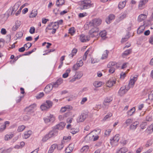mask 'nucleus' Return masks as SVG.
<instances>
[{"label": "nucleus", "mask_w": 153, "mask_h": 153, "mask_svg": "<svg viewBox=\"0 0 153 153\" xmlns=\"http://www.w3.org/2000/svg\"><path fill=\"white\" fill-rule=\"evenodd\" d=\"M58 131L57 129L56 128L53 129L45 136L42 138V140L44 142L46 141L49 138L56 136L58 134Z\"/></svg>", "instance_id": "nucleus-1"}, {"label": "nucleus", "mask_w": 153, "mask_h": 153, "mask_svg": "<svg viewBox=\"0 0 153 153\" xmlns=\"http://www.w3.org/2000/svg\"><path fill=\"white\" fill-rule=\"evenodd\" d=\"M91 1L90 0H84L81 1L79 8L81 10L88 9L91 6Z\"/></svg>", "instance_id": "nucleus-2"}, {"label": "nucleus", "mask_w": 153, "mask_h": 153, "mask_svg": "<svg viewBox=\"0 0 153 153\" xmlns=\"http://www.w3.org/2000/svg\"><path fill=\"white\" fill-rule=\"evenodd\" d=\"M99 29L96 27L92 28L89 31V34L90 37L93 38L94 37H97L99 34Z\"/></svg>", "instance_id": "nucleus-3"}, {"label": "nucleus", "mask_w": 153, "mask_h": 153, "mask_svg": "<svg viewBox=\"0 0 153 153\" xmlns=\"http://www.w3.org/2000/svg\"><path fill=\"white\" fill-rule=\"evenodd\" d=\"M101 20L99 19H94L91 21L89 23V26L95 27L99 25L101 23Z\"/></svg>", "instance_id": "nucleus-4"}, {"label": "nucleus", "mask_w": 153, "mask_h": 153, "mask_svg": "<svg viewBox=\"0 0 153 153\" xmlns=\"http://www.w3.org/2000/svg\"><path fill=\"white\" fill-rule=\"evenodd\" d=\"M46 104L48 105V107L50 108L52 105L53 103L51 101L46 100L45 103H44L40 106V108L42 111L47 110V107L45 106V105H46Z\"/></svg>", "instance_id": "nucleus-5"}, {"label": "nucleus", "mask_w": 153, "mask_h": 153, "mask_svg": "<svg viewBox=\"0 0 153 153\" xmlns=\"http://www.w3.org/2000/svg\"><path fill=\"white\" fill-rule=\"evenodd\" d=\"M149 0H140L138 4V7L140 10L144 8L145 5L147 3Z\"/></svg>", "instance_id": "nucleus-6"}, {"label": "nucleus", "mask_w": 153, "mask_h": 153, "mask_svg": "<svg viewBox=\"0 0 153 153\" xmlns=\"http://www.w3.org/2000/svg\"><path fill=\"white\" fill-rule=\"evenodd\" d=\"M127 92L126 90V86H123L120 88L118 92V94L120 96H122Z\"/></svg>", "instance_id": "nucleus-7"}, {"label": "nucleus", "mask_w": 153, "mask_h": 153, "mask_svg": "<svg viewBox=\"0 0 153 153\" xmlns=\"http://www.w3.org/2000/svg\"><path fill=\"white\" fill-rule=\"evenodd\" d=\"M79 39L81 42H85L90 40V37L84 34H81L80 36Z\"/></svg>", "instance_id": "nucleus-8"}, {"label": "nucleus", "mask_w": 153, "mask_h": 153, "mask_svg": "<svg viewBox=\"0 0 153 153\" xmlns=\"http://www.w3.org/2000/svg\"><path fill=\"white\" fill-rule=\"evenodd\" d=\"M44 120L45 123H48L49 122H53L55 120V118L52 115H50L49 116L44 118Z\"/></svg>", "instance_id": "nucleus-9"}, {"label": "nucleus", "mask_w": 153, "mask_h": 153, "mask_svg": "<svg viewBox=\"0 0 153 153\" xmlns=\"http://www.w3.org/2000/svg\"><path fill=\"white\" fill-rule=\"evenodd\" d=\"M53 88H55V87H54L53 84H49L48 85H47L45 88L44 91L46 93H48L52 90Z\"/></svg>", "instance_id": "nucleus-10"}, {"label": "nucleus", "mask_w": 153, "mask_h": 153, "mask_svg": "<svg viewBox=\"0 0 153 153\" xmlns=\"http://www.w3.org/2000/svg\"><path fill=\"white\" fill-rule=\"evenodd\" d=\"M119 136V134H117L112 139H110V143L111 145H113L115 143H117L118 142L120 139Z\"/></svg>", "instance_id": "nucleus-11"}, {"label": "nucleus", "mask_w": 153, "mask_h": 153, "mask_svg": "<svg viewBox=\"0 0 153 153\" xmlns=\"http://www.w3.org/2000/svg\"><path fill=\"white\" fill-rule=\"evenodd\" d=\"M86 117L87 115L86 114H82L77 118V121L78 123L82 122L85 120Z\"/></svg>", "instance_id": "nucleus-12"}, {"label": "nucleus", "mask_w": 153, "mask_h": 153, "mask_svg": "<svg viewBox=\"0 0 153 153\" xmlns=\"http://www.w3.org/2000/svg\"><path fill=\"white\" fill-rule=\"evenodd\" d=\"M112 100V98L111 97H107L105 98L103 103V105H104L103 107L105 108H108V105L106 103L110 102Z\"/></svg>", "instance_id": "nucleus-13"}, {"label": "nucleus", "mask_w": 153, "mask_h": 153, "mask_svg": "<svg viewBox=\"0 0 153 153\" xmlns=\"http://www.w3.org/2000/svg\"><path fill=\"white\" fill-rule=\"evenodd\" d=\"M137 76H136L133 77L132 78H131L129 81V85H131V88H132L133 85L134 84L135 82L137 81Z\"/></svg>", "instance_id": "nucleus-14"}, {"label": "nucleus", "mask_w": 153, "mask_h": 153, "mask_svg": "<svg viewBox=\"0 0 153 153\" xmlns=\"http://www.w3.org/2000/svg\"><path fill=\"white\" fill-rule=\"evenodd\" d=\"M66 123L63 122H61L59 124L56 125L55 128L57 130L62 129L65 127Z\"/></svg>", "instance_id": "nucleus-15"}, {"label": "nucleus", "mask_w": 153, "mask_h": 153, "mask_svg": "<svg viewBox=\"0 0 153 153\" xmlns=\"http://www.w3.org/2000/svg\"><path fill=\"white\" fill-rule=\"evenodd\" d=\"M127 2L126 0L124 1L120 2L118 4V8L120 10H121L124 8L126 6Z\"/></svg>", "instance_id": "nucleus-16"}, {"label": "nucleus", "mask_w": 153, "mask_h": 153, "mask_svg": "<svg viewBox=\"0 0 153 153\" xmlns=\"http://www.w3.org/2000/svg\"><path fill=\"white\" fill-rule=\"evenodd\" d=\"M147 17L146 15L144 14H141L140 15L138 18V21L139 22H141L144 20Z\"/></svg>", "instance_id": "nucleus-17"}, {"label": "nucleus", "mask_w": 153, "mask_h": 153, "mask_svg": "<svg viewBox=\"0 0 153 153\" xmlns=\"http://www.w3.org/2000/svg\"><path fill=\"white\" fill-rule=\"evenodd\" d=\"M63 82V80L62 78L58 79L56 81L53 83L54 87L55 88L57 87L59 85L61 84Z\"/></svg>", "instance_id": "nucleus-18"}, {"label": "nucleus", "mask_w": 153, "mask_h": 153, "mask_svg": "<svg viewBox=\"0 0 153 153\" xmlns=\"http://www.w3.org/2000/svg\"><path fill=\"white\" fill-rule=\"evenodd\" d=\"M19 6V5L17 3H16L12 7V11L11 12V14H14L16 11L17 10Z\"/></svg>", "instance_id": "nucleus-19"}, {"label": "nucleus", "mask_w": 153, "mask_h": 153, "mask_svg": "<svg viewBox=\"0 0 153 153\" xmlns=\"http://www.w3.org/2000/svg\"><path fill=\"white\" fill-rule=\"evenodd\" d=\"M57 145L56 144H54L51 146L48 151V153H52L56 147Z\"/></svg>", "instance_id": "nucleus-20"}, {"label": "nucleus", "mask_w": 153, "mask_h": 153, "mask_svg": "<svg viewBox=\"0 0 153 153\" xmlns=\"http://www.w3.org/2000/svg\"><path fill=\"white\" fill-rule=\"evenodd\" d=\"M99 36H100L103 39H105L106 35V32L105 30H103L100 32H99Z\"/></svg>", "instance_id": "nucleus-21"}, {"label": "nucleus", "mask_w": 153, "mask_h": 153, "mask_svg": "<svg viewBox=\"0 0 153 153\" xmlns=\"http://www.w3.org/2000/svg\"><path fill=\"white\" fill-rule=\"evenodd\" d=\"M147 132L149 134L151 133L153 131V123L150 125L146 130Z\"/></svg>", "instance_id": "nucleus-22"}, {"label": "nucleus", "mask_w": 153, "mask_h": 153, "mask_svg": "<svg viewBox=\"0 0 153 153\" xmlns=\"http://www.w3.org/2000/svg\"><path fill=\"white\" fill-rule=\"evenodd\" d=\"M115 81L112 80H108L107 83V86L108 87L112 86L115 83Z\"/></svg>", "instance_id": "nucleus-23"}, {"label": "nucleus", "mask_w": 153, "mask_h": 153, "mask_svg": "<svg viewBox=\"0 0 153 153\" xmlns=\"http://www.w3.org/2000/svg\"><path fill=\"white\" fill-rule=\"evenodd\" d=\"M89 147L87 145L83 146L80 149V152H82L86 153L88 151Z\"/></svg>", "instance_id": "nucleus-24"}, {"label": "nucleus", "mask_w": 153, "mask_h": 153, "mask_svg": "<svg viewBox=\"0 0 153 153\" xmlns=\"http://www.w3.org/2000/svg\"><path fill=\"white\" fill-rule=\"evenodd\" d=\"M128 149L127 148L123 147L120 148L117 152V153H125L127 152Z\"/></svg>", "instance_id": "nucleus-25"}, {"label": "nucleus", "mask_w": 153, "mask_h": 153, "mask_svg": "<svg viewBox=\"0 0 153 153\" xmlns=\"http://www.w3.org/2000/svg\"><path fill=\"white\" fill-rule=\"evenodd\" d=\"M37 10H32L31 13L29 17L33 18L35 17L37 15Z\"/></svg>", "instance_id": "nucleus-26"}, {"label": "nucleus", "mask_w": 153, "mask_h": 153, "mask_svg": "<svg viewBox=\"0 0 153 153\" xmlns=\"http://www.w3.org/2000/svg\"><path fill=\"white\" fill-rule=\"evenodd\" d=\"M83 74L82 72H78L76 74V78L77 79H79L82 76Z\"/></svg>", "instance_id": "nucleus-27"}, {"label": "nucleus", "mask_w": 153, "mask_h": 153, "mask_svg": "<svg viewBox=\"0 0 153 153\" xmlns=\"http://www.w3.org/2000/svg\"><path fill=\"white\" fill-rule=\"evenodd\" d=\"M135 110V108L134 107H133L127 112L128 115L130 116H131L134 114Z\"/></svg>", "instance_id": "nucleus-28"}, {"label": "nucleus", "mask_w": 153, "mask_h": 153, "mask_svg": "<svg viewBox=\"0 0 153 153\" xmlns=\"http://www.w3.org/2000/svg\"><path fill=\"white\" fill-rule=\"evenodd\" d=\"M94 136V135L92 136L90 133H89L85 136V140L88 141L91 140Z\"/></svg>", "instance_id": "nucleus-29"}, {"label": "nucleus", "mask_w": 153, "mask_h": 153, "mask_svg": "<svg viewBox=\"0 0 153 153\" xmlns=\"http://www.w3.org/2000/svg\"><path fill=\"white\" fill-rule=\"evenodd\" d=\"M116 63L115 62H110L107 65L108 68L114 67L116 66Z\"/></svg>", "instance_id": "nucleus-30"}, {"label": "nucleus", "mask_w": 153, "mask_h": 153, "mask_svg": "<svg viewBox=\"0 0 153 153\" xmlns=\"http://www.w3.org/2000/svg\"><path fill=\"white\" fill-rule=\"evenodd\" d=\"M13 136V134H7L4 137V139L5 140H9L11 139Z\"/></svg>", "instance_id": "nucleus-31"}, {"label": "nucleus", "mask_w": 153, "mask_h": 153, "mask_svg": "<svg viewBox=\"0 0 153 153\" xmlns=\"http://www.w3.org/2000/svg\"><path fill=\"white\" fill-rule=\"evenodd\" d=\"M71 70L70 68L68 69L66 71V72L62 75V77L64 78H67L68 76V74L70 72Z\"/></svg>", "instance_id": "nucleus-32"}, {"label": "nucleus", "mask_w": 153, "mask_h": 153, "mask_svg": "<svg viewBox=\"0 0 153 153\" xmlns=\"http://www.w3.org/2000/svg\"><path fill=\"white\" fill-rule=\"evenodd\" d=\"M105 53H104L102 55V56L101 57V59H104L107 58L108 53H109V52L107 50H106L105 52Z\"/></svg>", "instance_id": "nucleus-33"}, {"label": "nucleus", "mask_w": 153, "mask_h": 153, "mask_svg": "<svg viewBox=\"0 0 153 153\" xmlns=\"http://www.w3.org/2000/svg\"><path fill=\"white\" fill-rule=\"evenodd\" d=\"M31 132V131H28L27 132H25V133L23 137L25 139H27L29 137L30 135Z\"/></svg>", "instance_id": "nucleus-34"}, {"label": "nucleus", "mask_w": 153, "mask_h": 153, "mask_svg": "<svg viewBox=\"0 0 153 153\" xmlns=\"http://www.w3.org/2000/svg\"><path fill=\"white\" fill-rule=\"evenodd\" d=\"M64 3V0H57L56 1V5L59 6V5H62Z\"/></svg>", "instance_id": "nucleus-35"}, {"label": "nucleus", "mask_w": 153, "mask_h": 153, "mask_svg": "<svg viewBox=\"0 0 153 153\" xmlns=\"http://www.w3.org/2000/svg\"><path fill=\"white\" fill-rule=\"evenodd\" d=\"M147 122L146 121L143 122L140 125V127L142 129H143L146 128V126L147 125Z\"/></svg>", "instance_id": "nucleus-36"}, {"label": "nucleus", "mask_w": 153, "mask_h": 153, "mask_svg": "<svg viewBox=\"0 0 153 153\" xmlns=\"http://www.w3.org/2000/svg\"><path fill=\"white\" fill-rule=\"evenodd\" d=\"M131 52V49L127 50L125 51L124 53L122 54V56H127L130 54Z\"/></svg>", "instance_id": "nucleus-37"}, {"label": "nucleus", "mask_w": 153, "mask_h": 153, "mask_svg": "<svg viewBox=\"0 0 153 153\" xmlns=\"http://www.w3.org/2000/svg\"><path fill=\"white\" fill-rule=\"evenodd\" d=\"M126 13H121L119 17L120 20L123 19L124 18H126Z\"/></svg>", "instance_id": "nucleus-38"}, {"label": "nucleus", "mask_w": 153, "mask_h": 153, "mask_svg": "<svg viewBox=\"0 0 153 153\" xmlns=\"http://www.w3.org/2000/svg\"><path fill=\"white\" fill-rule=\"evenodd\" d=\"M94 85L96 87H99L102 85V82L98 81L95 82L94 83Z\"/></svg>", "instance_id": "nucleus-39"}, {"label": "nucleus", "mask_w": 153, "mask_h": 153, "mask_svg": "<svg viewBox=\"0 0 153 153\" xmlns=\"http://www.w3.org/2000/svg\"><path fill=\"white\" fill-rule=\"evenodd\" d=\"M89 49H88L85 53L83 57V59L84 60H85L87 59V55L88 53L89 52Z\"/></svg>", "instance_id": "nucleus-40"}, {"label": "nucleus", "mask_w": 153, "mask_h": 153, "mask_svg": "<svg viewBox=\"0 0 153 153\" xmlns=\"http://www.w3.org/2000/svg\"><path fill=\"white\" fill-rule=\"evenodd\" d=\"M53 24V22H52L50 23V24L48 25L47 27L45 29V32L46 33L48 32V30H51L53 29L52 28H49V27L52 26Z\"/></svg>", "instance_id": "nucleus-41"}, {"label": "nucleus", "mask_w": 153, "mask_h": 153, "mask_svg": "<svg viewBox=\"0 0 153 153\" xmlns=\"http://www.w3.org/2000/svg\"><path fill=\"white\" fill-rule=\"evenodd\" d=\"M132 123V120L131 119H127L124 124L126 125V126H127L130 125L131 123Z\"/></svg>", "instance_id": "nucleus-42"}, {"label": "nucleus", "mask_w": 153, "mask_h": 153, "mask_svg": "<svg viewBox=\"0 0 153 153\" xmlns=\"http://www.w3.org/2000/svg\"><path fill=\"white\" fill-rule=\"evenodd\" d=\"M25 128V126L24 125H21L18 127L17 131L19 132H20L23 131Z\"/></svg>", "instance_id": "nucleus-43"}, {"label": "nucleus", "mask_w": 153, "mask_h": 153, "mask_svg": "<svg viewBox=\"0 0 153 153\" xmlns=\"http://www.w3.org/2000/svg\"><path fill=\"white\" fill-rule=\"evenodd\" d=\"M143 26H140L138 29L137 30V32L138 33L140 34L142 33L144 30L143 29Z\"/></svg>", "instance_id": "nucleus-44"}, {"label": "nucleus", "mask_w": 153, "mask_h": 153, "mask_svg": "<svg viewBox=\"0 0 153 153\" xmlns=\"http://www.w3.org/2000/svg\"><path fill=\"white\" fill-rule=\"evenodd\" d=\"M63 21L62 19H61L59 20L58 22H53V24H56V25H57V28H58L59 27V25H62V23Z\"/></svg>", "instance_id": "nucleus-45"}, {"label": "nucleus", "mask_w": 153, "mask_h": 153, "mask_svg": "<svg viewBox=\"0 0 153 153\" xmlns=\"http://www.w3.org/2000/svg\"><path fill=\"white\" fill-rule=\"evenodd\" d=\"M149 100L152 102L153 100V91H152L149 95Z\"/></svg>", "instance_id": "nucleus-46"}, {"label": "nucleus", "mask_w": 153, "mask_h": 153, "mask_svg": "<svg viewBox=\"0 0 153 153\" xmlns=\"http://www.w3.org/2000/svg\"><path fill=\"white\" fill-rule=\"evenodd\" d=\"M112 114L111 113H109L107 114L106 116L103 118V120H106L108 118L112 116Z\"/></svg>", "instance_id": "nucleus-47"}, {"label": "nucleus", "mask_w": 153, "mask_h": 153, "mask_svg": "<svg viewBox=\"0 0 153 153\" xmlns=\"http://www.w3.org/2000/svg\"><path fill=\"white\" fill-rule=\"evenodd\" d=\"M23 33L21 31H20L17 33L16 35V36L17 38H20L23 36Z\"/></svg>", "instance_id": "nucleus-48"}, {"label": "nucleus", "mask_w": 153, "mask_h": 153, "mask_svg": "<svg viewBox=\"0 0 153 153\" xmlns=\"http://www.w3.org/2000/svg\"><path fill=\"white\" fill-rule=\"evenodd\" d=\"M111 131V129H108L106 130L105 131V134L106 136H108Z\"/></svg>", "instance_id": "nucleus-49"}, {"label": "nucleus", "mask_w": 153, "mask_h": 153, "mask_svg": "<svg viewBox=\"0 0 153 153\" xmlns=\"http://www.w3.org/2000/svg\"><path fill=\"white\" fill-rule=\"evenodd\" d=\"M44 95V94L43 92L39 93L38 95L36 96V99H38L41 98Z\"/></svg>", "instance_id": "nucleus-50"}, {"label": "nucleus", "mask_w": 153, "mask_h": 153, "mask_svg": "<svg viewBox=\"0 0 153 153\" xmlns=\"http://www.w3.org/2000/svg\"><path fill=\"white\" fill-rule=\"evenodd\" d=\"M115 16L113 14H110L108 17V20L109 21H111L115 19Z\"/></svg>", "instance_id": "nucleus-51"}, {"label": "nucleus", "mask_w": 153, "mask_h": 153, "mask_svg": "<svg viewBox=\"0 0 153 153\" xmlns=\"http://www.w3.org/2000/svg\"><path fill=\"white\" fill-rule=\"evenodd\" d=\"M76 64L78 65V66L80 67L82 66L83 65V62L82 60L81 59L79 61H78Z\"/></svg>", "instance_id": "nucleus-52"}, {"label": "nucleus", "mask_w": 153, "mask_h": 153, "mask_svg": "<svg viewBox=\"0 0 153 153\" xmlns=\"http://www.w3.org/2000/svg\"><path fill=\"white\" fill-rule=\"evenodd\" d=\"M56 147L58 150H61L63 147V143L62 142L61 144L57 145Z\"/></svg>", "instance_id": "nucleus-53"}, {"label": "nucleus", "mask_w": 153, "mask_h": 153, "mask_svg": "<svg viewBox=\"0 0 153 153\" xmlns=\"http://www.w3.org/2000/svg\"><path fill=\"white\" fill-rule=\"evenodd\" d=\"M109 68H110L108 70L109 73L112 74L114 72L115 70L114 67H110Z\"/></svg>", "instance_id": "nucleus-54"}, {"label": "nucleus", "mask_w": 153, "mask_h": 153, "mask_svg": "<svg viewBox=\"0 0 153 153\" xmlns=\"http://www.w3.org/2000/svg\"><path fill=\"white\" fill-rule=\"evenodd\" d=\"M79 67L76 64H75L73 66L72 69L74 71H76L78 69Z\"/></svg>", "instance_id": "nucleus-55"}, {"label": "nucleus", "mask_w": 153, "mask_h": 153, "mask_svg": "<svg viewBox=\"0 0 153 153\" xmlns=\"http://www.w3.org/2000/svg\"><path fill=\"white\" fill-rule=\"evenodd\" d=\"M30 117L27 115H25L23 117V119L25 121H27L30 119Z\"/></svg>", "instance_id": "nucleus-56"}, {"label": "nucleus", "mask_w": 153, "mask_h": 153, "mask_svg": "<svg viewBox=\"0 0 153 153\" xmlns=\"http://www.w3.org/2000/svg\"><path fill=\"white\" fill-rule=\"evenodd\" d=\"M35 31V28L33 27H30V33L31 34H33L34 33Z\"/></svg>", "instance_id": "nucleus-57"}, {"label": "nucleus", "mask_w": 153, "mask_h": 153, "mask_svg": "<svg viewBox=\"0 0 153 153\" xmlns=\"http://www.w3.org/2000/svg\"><path fill=\"white\" fill-rule=\"evenodd\" d=\"M6 126L5 125H4L1 126L0 128V132L3 131L6 128Z\"/></svg>", "instance_id": "nucleus-58"}, {"label": "nucleus", "mask_w": 153, "mask_h": 153, "mask_svg": "<svg viewBox=\"0 0 153 153\" xmlns=\"http://www.w3.org/2000/svg\"><path fill=\"white\" fill-rule=\"evenodd\" d=\"M32 45V44L30 42H28L27 44L24 45V47H28V49L30 48Z\"/></svg>", "instance_id": "nucleus-59"}, {"label": "nucleus", "mask_w": 153, "mask_h": 153, "mask_svg": "<svg viewBox=\"0 0 153 153\" xmlns=\"http://www.w3.org/2000/svg\"><path fill=\"white\" fill-rule=\"evenodd\" d=\"M79 16L80 18H82L86 16V13H80L79 14Z\"/></svg>", "instance_id": "nucleus-60"}, {"label": "nucleus", "mask_w": 153, "mask_h": 153, "mask_svg": "<svg viewBox=\"0 0 153 153\" xmlns=\"http://www.w3.org/2000/svg\"><path fill=\"white\" fill-rule=\"evenodd\" d=\"M69 33L71 34H72L75 32L74 28L73 27L70 28L69 30Z\"/></svg>", "instance_id": "nucleus-61"}, {"label": "nucleus", "mask_w": 153, "mask_h": 153, "mask_svg": "<svg viewBox=\"0 0 153 153\" xmlns=\"http://www.w3.org/2000/svg\"><path fill=\"white\" fill-rule=\"evenodd\" d=\"M19 27L18 25H16V24L15 25H14L12 28V30L13 31H16Z\"/></svg>", "instance_id": "nucleus-62"}, {"label": "nucleus", "mask_w": 153, "mask_h": 153, "mask_svg": "<svg viewBox=\"0 0 153 153\" xmlns=\"http://www.w3.org/2000/svg\"><path fill=\"white\" fill-rule=\"evenodd\" d=\"M64 107L67 110H68V111L71 110L72 108V107L69 105H66Z\"/></svg>", "instance_id": "nucleus-63"}, {"label": "nucleus", "mask_w": 153, "mask_h": 153, "mask_svg": "<svg viewBox=\"0 0 153 153\" xmlns=\"http://www.w3.org/2000/svg\"><path fill=\"white\" fill-rule=\"evenodd\" d=\"M149 41L150 43L153 45V35L151 36L149 39Z\"/></svg>", "instance_id": "nucleus-64"}]
</instances>
